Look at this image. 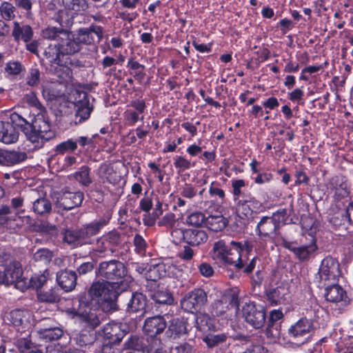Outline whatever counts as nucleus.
<instances>
[{
	"label": "nucleus",
	"mask_w": 353,
	"mask_h": 353,
	"mask_svg": "<svg viewBox=\"0 0 353 353\" xmlns=\"http://www.w3.org/2000/svg\"><path fill=\"white\" fill-rule=\"evenodd\" d=\"M248 251L245 244L232 241L230 246L225 245L223 240H219L213 244L210 255L212 259L217 263L225 265H232L236 270L244 268L243 272L249 274L256 265V258L248 261Z\"/></svg>",
	"instance_id": "nucleus-1"
},
{
	"label": "nucleus",
	"mask_w": 353,
	"mask_h": 353,
	"mask_svg": "<svg viewBox=\"0 0 353 353\" xmlns=\"http://www.w3.org/2000/svg\"><path fill=\"white\" fill-rule=\"evenodd\" d=\"M10 119L12 122L21 128L27 140L32 143L36 149L42 148L46 141L52 139L55 135L49 119L44 112L37 113L31 123L15 112L11 114Z\"/></svg>",
	"instance_id": "nucleus-2"
},
{
	"label": "nucleus",
	"mask_w": 353,
	"mask_h": 353,
	"mask_svg": "<svg viewBox=\"0 0 353 353\" xmlns=\"http://www.w3.org/2000/svg\"><path fill=\"white\" fill-rule=\"evenodd\" d=\"M98 276L107 279L110 282H119L121 291L125 290L132 279L126 275V269L123 263L117 261H104L100 263Z\"/></svg>",
	"instance_id": "nucleus-3"
},
{
	"label": "nucleus",
	"mask_w": 353,
	"mask_h": 353,
	"mask_svg": "<svg viewBox=\"0 0 353 353\" xmlns=\"http://www.w3.org/2000/svg\"><path fill=\"white\" fill-rule=\"evenodd\" d=\"M119 282L98 281L94 283L88 292L92 299H96L98 303H108L110 305L116 301L121 290Z\"/></svg>",
	"instance_id": "nucleus-4"
},
{
	"label": "nucleus",
	"mask_w": 353,
	"mask_h": 353,
	"mask_svg": "<svg viewBox=\"0 0 353 353\" xmlns=\"http://www.w3.org/2000/svg\"><path fill=\"white\" fill-rule=\"evenodd\" d=\"M341 271L338 261L330 256L325 257L315 274L314 281L319 288L336 282Z\"/></svg>",
	"instance_id": "nucleus-5"
},
{
	"label": "nucleus",
	"mask_w": 353,
	"mask_h": 353,
	"mask_svg": "<svg viewBox=\"0 0 353 353\" xmlns=\"http://www.w3.org/2000/svg\"><path fill=\"white\" fill-rule=\"evenodd\" d=\"M281 213L274 214L272 216H263L258 223L256 232L262 239L274 240L279 234Z\"/></svg>",
	"instance_id": "nucleus-6"
},
{
	"label": "nucleus",
	"mask_w": 353,
	"mask_h": 353,
	"mask_svg": "<svg viewBox=\"0 0 353 353\" xmlns=\"http://www.w3.org/2000/svg\"><path fill=\"white\" fill-rule=\"evenodd\" d=\"M207 302L205 292L200 288L194 289L187 293L181 301L183 310L193 313L199 310Z\"/></svg>",
	"instance_id": "nucleus-7"
},
{
	"label": "nucleus",
	"mask_w": 353,
	"mask_h": 353,
	"mask_svg": "<svg viewBox=\"0 0 353 353\" xmlns=\"http://www.w3.org/2000/svg\"><path fill=\"white\" fill-rule=\"evenodd\" d=\"M242 314L245 321L255 329L262 327L265 322V312L263 308L252 303L243 305Z\"/></svg>",
	"instance_id": "nucleus-8"
},
{
	"label": "nucleus",
	"mask_w": 353,
	"mask_h": 353,
	"mask_svg": "<svg viewBox=\"0 0 353 353\" xmlns=\"http://www.w3.org/2000/svg\"><path fill=\"white\" fill-rule=\"evenodd\" d=\"M264 209L263 203L250 194L239 199L236 204V211L241 218H250L254 213H259Z\"/></svg>",
	"instance_id": "nucleus-9"
},
{
	"label": "nucleus",
	"mask_w": 353,
	"mask_h": 353,
	"mask_svg": "<svg viewBox=\"0 0 353 353\" xmlns=\"http://www.w3.org/2000/svg\"><path fill=\"white\" fill-rule=\"evenodd\" d=\"M312 331V322L306 318H302L289 328L288 332L290 336L304 343Z\"/></svg>",
	"instance_id": "nucleus-10"
},
{
	"label": "nucleus",
	"mask_w": 353,
	"mask_h": 353,
	"mask_svg": "<svg viewBox=\"0 0 353 353\" xmlns=\"http://www.w3.org/2000/svg\"><path fill=\"white\" fill-rule=\"evenodd\" d=\"M83 198V193L80 191L76 192H64L57 199L56 206L59 209L70 210L79 206Z\"/></svg>",
	"instance_id": "nucleus-11"
},
{
	"label": "nucleus",
	"mask_w": 353,
	"mask_h": 353,
	"mask_svg": "<svg viewBox=\"0 0 353 353\" xmlns=\"http://www.w3.org/2000/svg\"><path fill=\"white\" fill-rule=\"evenodd\" d=\"M167 326L163 316L157 315L147 318L144 321L143 332L149 336L154 337L161 334Z\"/></svg>",
	"instance_id": "nucleus-12"
},
{
	"label": "nucleus",
	"mask_w": 353,
	"mask_h": 353,
	"mask_svg": "<svg viewBox=\"0 0 353 353\" xmlns=\"http://www.w3.org/2000/svg\"><path fill=\"white\" fill-rule=\"evenodd\" d=\"M267 297L272 305L285 304L290 300V294L287 284L281 285L270 289L267 292Z\"/></svg>",
	"instance_id": "nucleus-13"
},
{
	"label": "nucleus",
	"mask_w": 353,
	"mask_h": 353,
	"mask_svg": "<svg viewBox=\"0 0 353 353\" xmlns=\"http://www.w3.org/2000/svg\"><path fill=\"white\" fill-rule=\"evenodd\" d=\"M8 319L14 326L22 329L29 328L33 323L32 315L30 312L23 310H15L10 312Z\"/></svg>",
	"instance_id": "nucleus-14"
},
{
	"label": "nucleus",
	"mask_w": 353,
	"mask_h": 353,
	"mask_svg": "<svg viewBox=\"0 0 353 353\" xmlns=\"http://www.w3.org/2000/svg\"><path fill=\"white\" fill-rule=\"evenodd\" d=\"M99 334L113 343H119L125 335V331L122 328L121 324L111 323L105 325L99 331Z\"/></svg>",
	"instance_id": "nucleus-15"
},
{
	"label": "nucleus",
	"mask_w": 353,
	"mask_h": 353,
	"mask_svg": "<svg viewBox=\"0 0 353 353\" xmlns=\"http://www.w3.org/2000/svg\"><path fill=\"white\" fill-rule=\"evenodd\" d=\"M4 281L5 285H10L12 283L19 284L22 281L23 270L21 263L16 261L10 263L8 266L5 268Z\"/></svg>",
	"instance_id": "nucleus-16"
},
{
	"label": "nucleus",
	"mask_w": 353,
	"mask_h": 353,
	"mask_svg": "<svg viewBox=\"0 0 353 353\" xmlns=\"http://www.w3.org/2000/svg\"><path fill=\"white\" fill-rule=\"evenodd\" d=\"M19 133L10 122L0 121V142L12 144L19 139Z\"/></svg>",
	"instance_id": "nucleus-17"
},
{
	"label": "nucleus",
	"mask_w": 353,
	"mask_h": 353,
	"mask_svg": "<svg viewBox=\"0 0 353 353\" xmlns=\"http://www.w3.org/2000/svg\"><path fill=\"white\" fill-rule=\"evenodd\" d=\"M325 297L327 301L342 303L347 305L350 303L346 292L339 285H332L325 288Z\"/></svg>",
	"instance_id": "nucleus-18"
},
{
	"label": "nucleus",
	"mask_w": 353,
	"mask_h": 353,
	"mask_svg": "<svg viewBox=\"0 0 353 353\" xmlns=\"http://www.w3.org/2000/svg\"><path fill=\"white\" fill-rule=\"evenodd\" d=\"M12 36L17 42L21 40L25 43H28L33 37V31L29 25L14 21Z\"/></svg>",
	"instance_id": "nucleus-19"
},
{
	"label": "nucleus",
	"mask_w": 353,
	"mask_h": 353,
	"mask_svg": "<svg viewBox=\"0 0 353 353\" xmlns=\"http://www.w3.org/2000/svg\"><path fill=\"white\" fill-rule=\"evenodd\" d=\"M67 313L70 314L73 318L77 317L79 319V321L82 323H84L85 324V326H87L90 329H94L96 327H97L100 321L97 316V315L92 312L90 311L87 312H81L75 311L74 310H68Z\"/></svg>",
	"instance_id": "nucleus-20"
},
{
	"label": "nucleus",
	"mask_w": 353,
	"mask_h": 353,
	"mask_svg": "<svg viewBox=\"0 0 353 353\" xmlns=\"http://www.w3.org/2000/svg\"><path fill=\"white\" fill-rule=\"evenodd\" d=\"M183 238L189 245L197 246L208 240V235L201 229H187L183 232Z\"/></svg>",
	"instance_id": "nucleus-21"
},
{
	"label": "nucleus",
	"mask_w": 353,
	"mask_h": 353,
	"mask_svg": "<svg viewBox=\"0 0 353 353\" xmlns=\"http://www.w3.org/2000/svg\"><path fill=\"white\" fill-rule=\"evenodd\" d=\"M27 154L23 152L10 151L0 149V164L10 166L25 161Z\"/></svg>",
	"instance_id": "nucleus-22"
},
{
	"label": "nucleus",
	"mask_w": 353,
	"mask_h": 353,
	"mask_svg": "<svg viewBox=\"0 0 353 353\" xmlns=\"http://www.w3.org/2000/svg\"><path fill=\"white\" fill-rule=\"evenodd\" d=\"M61 54H72L80 50L81 46L74 35L67 31V37L58 42Z\"/></svg>",
	"instance_id": "nucleus-23"
},
{
	"label": "nucleus",
	"mask_w": 353,
	"mask_h": 353,
	"mask_svg": "<svg viewBox=\"0 0 353 353\" xmlns=\"http://www.w3.org/2000/svg\"><path fill=\"white\" fill-rule=\"evenodd\" d=\"M59 286L65 291L70 292L76 285L77 276L74 272L61 271L57 274Z\"/></svg>",
	"instance_id": "nucleus-24"
},
{
	"label": "nucleus",
	"mask_w": 353,
	"mask_h": 353,
	"mask_svg": "<svg viewBox=\"0 0 353 353\" xmlns=\"http://www.w3.org/2000/svg\"><path fill=\"white\" fill-rule=\"evenodd\" d=\"M186 331L185 321L179 317H176L170 321L166 334L170 338L176 339L185 334Z\"/></svg>",
	"instance_id": "nucleus-25"
},
{
	"label": "nucleus",
	"mask_w": 353,
	"mask_h": 353,
	"mask_svg": "<svg viewBox=\"0 0 353 353\" xmlns=\"http://www.w3.org/2000/svg\"><path fill=\"white\" fill-rule=\"evenodd\" d=\"M330 185L334 195L339 199L345 198L349 195V185L344 177L339 176L333 177Z\"/></svg>",
	"instance_id": "nucleus-26"
},
{
	"label": "nucleus",
	"mask_w": 353,
	"mask_h": 353,
	"mask_svg": "<svg viewBox=\"0 0 353 353\" xmlns=\"http://www.w3.org/2000/svg\"><path fill=\"white\" fill-rule=\"evenodd\" d=\"M146 305V298L141 293H133L129 302L128 303V310L132 312L141 311Z\"/></svg>",
	"instance_id": "nucleus-27"
},
{
	"label": "nucleus",
	"mask_w": 353,
	"mask_h": 353,
	"mask_svg": "<svg viewBox=\"0 0 353 353\" xmlns=\"http://www.w3.org/2000/svg\"><path fill=\"white\" fill-rule=\"evenodd\" d=\"M42 37L57 43L60 42L62 38L67 37V31L60 28L48 27L42 31Z\"/></svg>",
	"instance_id": "nucleus-28"
},
{
	"label": "nucleus",
	"mask_w": 353,
	"mask_h": 353,
	"mask_svg": "<svg viewBox=\"0 0 353 353\" xmlns=\"http://www.w3.org/2000/svg\"><path fill=\"white\" fill-rule=\"evenodd\" d=\"M196 325L199 330L203 332L213 330L216 327L214 319L205 313H200L196 315Z\"/></svg>",
	"instance_id": "nucleus-29"
},
{
	"label": "nucleus",
	"mask_w": 353,
	"mask_h": 353,
	"mask_svg": "<svg viewBox=\"0 0 353 353\" xmlns=\"http://www.w3.org/2000/svg\"><path fill=\"white\" fill-rule=\"evenodd\" d=\"M90 171V169L88 166H82L78 171L70 175V178L74 179L83 186H88L92 182Z\"/></svg>",
	"instance_id": "nucleus-30"
},
{
	"label": "nucleus",
	"mask_w": 353,
	"mask_h": 353,
	"mask_svg": "<svg viewBox=\"0 0 353 353\" xmlns=\"http://www.w3.org/2000/svg\"><path fill=\"white\" fill-rule=\"evenodd\" d=\"M317 247L315 241L312 237L310 244L298 247L295 251V255L301 261L308 259L310 256L316 251Z\"/></svg>",
	"instance_id": "nucleus-31"
},
{
	"label": "nucleus",
	"mask_w": 353,
	"mask_h": 353,
	"mask_svg": "<svg viewBox=\"0 0 353 353\" xmlns=\"http://www.w3.org/2000/svg\"><path fill=\"white\" fill-rule=\"evenodd\" d=\"M62 1L67 9L77 14L85 12L88 8L86 0H62Z\"/></svg>",
	"instance_id": "nucleus-32"
},
{
	"label": "nucleus",
	"mask_w": 353,
	"mask_h": 353,
	"mask_svg": "<svg viewBox=\"0 0 353 353\" xmlns=\"http://www.w3.org/2000/svg\"><path fill=\"white\" fill-rule=\"evenodd\" d=\"M32 209L36 214L44 215L50 212L52 210V205L48 199L41 197L37 199L33 202Z\"/></svg>",
	"instance_id": "nucleus-33"
},
{
	"label": "nucleus",
	"mask_w": 353,
	"mask_h": 353,
	"mask_svg": "<svg viewBox=\"0 0 353 353\" xmlns=\"http://www.w3.org/2000/svg\"><path fill=\"white\" fill-rule=\"evenodd\" d=\"M39 338L46 341L59 339L63 334V330L59 327H48L38 331Z\"/></svg>",
	"instance_id": "nucleus-34"
},
{
	"label": "nucleus",
	"mask_w": 353,
	"mask_h": 353,
	"mask_svg": "<svg viewBox=\"0 0 353 353\" xmlns=\"http://www.w3.org/2000/svg\"><path fill=\"white\" fill-rule=\"evenodd\" d=\"M107 221L105 220H101L94 223H92L85 228H81V235H83V239L85 240L87 238L92 236L93 235L97 234L100 229L105 225Z\"/></svg>",
	"instance_id": "nucleus-35"
},
{
	"label": "nucleus",
	"mask_w": 353,
	"mask_h": 353,
	"mask_svg": "<svg viewBox=\"0 0 353 353\" xmlns=\"http://www.w3.org/2000/svg\"><path fill=\"white\" fill-rule=\"evenodd\" d=\"M92 110V108L87 103L77 105L75 113V123H81L87 120L90 117Z\"/></svg>",
	"instance_id": "nucleus-36"
},
{
	"label": "nucleus",
	"mask_w": 353,
	"mask_h": 353,
	"mask_svg": "<svg viewBox=\"0 0 353 353\" xmlns=\"http://www.w3.org/2000/svg\"><path fill=\"white\" fill-rule=\"evenodd\" d=\"M63 240L70 245H77L81 244L84 239L81 235V230H66L64 234Z\"/></svg>",
	"instance_id": "nucleus-37"
},
{
	"label": "nucleus",
	"mask_w": 353,
	"mask_h": 353,
	"mask_svg": "<svg viewBox=\"0 0 353 353\" xmlns=\"http://www.w3.org/2000/svg\"><path fill=\"white\" fill-rule=\"evenodd\" d=\"M152 299L159 304L170 305L173 303V298L167 290H158L152 295Z\"/></svg>",
	"instance_id": "nucleus-38"
},
{
	"label": "nucleus",
	"mask_w": 353,
	"mask_h": 353,
	"mask_svg": "<svg viewBox=\"0 0 353 353\" xmlns=\"http://www.w3.org/2000/svg\"><path fill=\"white\" fill-rule=\"evenodd\" d=\"M15 7L8 1H4L0 6V13L5 20H12L15 17Z\"/></svg>",
	"instance_id": "nucleus-39"
},
{
	"label": "nucleus",
	"mask_w": 353,
	"mask_h": 353,
	"mask_svg": "<svg viewBox=\"0 0 353 353\" xmlns=\"http://www.w3.org/2000/svg\"><path fill=\"white\" fill-rule=\"evenodd\" d=\"M77 148V142L72 139H68L58 144L55 148V152L57 154H63L68 152H72Z\"/></svg>",
	"instance_id": "nucleus-40"
},
{
	"label": "nucleus",
	"mask_w": 353,
	"mask_h": 353,
	"mask_svg": "<svg viewBox=\"0 0 353 353\" xmlns=\"http://www.w3.org/2000/svg\"><path fill=\"white\" fill-rule=\"evenodd\" d=\"M75 343L81 347L91 345L94 342V336L88 332H81L74 338Z\"/></svg>",
	"instance_id": "nucleus-41"
},
{
	"label": "nucleus",
	"mask_w": 353,
	"mask_h": 353,
	"mask_svg": "<svg viewBox=\"0 0 353 353\" xmlns=\"http://www.w3.org/2000/svg\"><path fill=\"white\" fill-rule=\"evenodd\" d=\"M61 48L59 47L58 42L50 44L45 50L46 56L50 59L51 62L58 63L60 54H61Z\"/></svg>",
	"instance_id": "nucleus-42"
},
{
	"label": "nucleus",
	"mask_w": 353,
	"mask_h": 353,
	"mask_svg": "<svg viewBox=\"0 0 353 353\" xmlns=\"http://www.w3.org/2000/svg\"><path fill=\"white\" fill-rule=\"evenodd\" d=\"M124 118L129 125H134L139 121H143L144 115L141 114L132 109H127L124 112Z\"/></svg>",
	"instance_id": "nucleus-43"
},
{
	"label": "nucleus",
	"mask_w": 353,
	"mask_h": 353,
	"mask_svg": "<svg viewBox=\"0 0 353 353\" xmlns=\"http://www.w3.org/2000/svg\"><path fill=\"white\" fill-rule=\"evenodd\" d=\"M266 336L272 343H276L281 338L280 326L278 324L270 323L266 329Z\"/></svg>",
	"instance_id": "nucleus-44"
},
{
	"label": "nucleus",
	"mask_w": 353,
	"mask_h": 353,
	"mask_svg": "<svg viewBox=\"0 0 353 353\" xmlns=\"http://www.w3.org/2000/svg\"><path fill=\"white\" fill-rule=\"evenodd\" d=\"M228 339L225 334H210L207 336L204 341L209 347H214L225 343Z\"/></svg>",
	"instance_id": "nucleus-45"
},
{
	"label": "nucleus",
	"mask_w": 353,
	"mask_h": 353,
	"mask_svg": "<svg viewBox=\"0 0 353 353\" xmlns=\"http://www.w3.org/2000/svg\"><path fill=\"white\" fill-rule=\"evenodd\" d=\"M190 160L186 159L182 156H176L174 159V165L179 172H183L194 166Z\"/></svg>",
	"instance_id": "nucleus-46"
},
{
	"label": "nucleus",
	"mask_w": 353,
	"mask_h": 353,
	"mask_svg": "<svg viewBox=\"0 0 353 353\" xmlns=\"http://www.w3.org/2000/svg\"><path fill=\"white\" fill-rule=\"evenodd\" d=\"M205 215L200 212H195L190 214L186 219L188 225L200 227L204 223Z\"/></svg>",
	"instance_id": "nucleus-47"
},
{
	"label": "nucleus",
	"mask_w": 353,
	"mask_h": 353,
	"mask_svg": "<svg viewBox=\"0 0 353 353\" xmlns=\"http://www.w3.org/2000/svg\"><path fill=\"white\" fill-rule=\"evenodd\" d=\"M79 43L91 44L94 41L92 31L90 29H80L77 36Z\"/></svg>",
	"instance_id": "nucleus-48"
},
{
	"label": "nucleus",
	"mask_w": 353,
	"mask_h": 353,
	"mask_svg": "<svg viewBox=\"0 0 353 353\" xmlns=\"http://www.w3.org/2000/svg\"><path fill=\"white\" fill-rule=\"evenodd\" d=\"M41 301L53 303L59 300V294L56 290L51 289L46 292H41L38 294Z\"/></svg>",
	"instance_id": "nucleus-49"
},
{
	"label": "nucleus",
	"mask_w": 353,
	"mask_h": 353,
	"mask_svg": "<svg viewBox=\"0 0 353 353\" xmlns=\"http://www.w3.org/2000/svg\"><path fill=\"white\" fill-rule=\"evenodd\" d=\"M24 69L23 66L19 61H12L6 63V72L11 75H17Z\"/></svg>",
	"instance_id": "nucleus-50"
},
{
	"label": "nucleus",
	"mask_w": 353,
	"mask_h": 353,
	"mask_svg": "<svg viewBox=\"0 0 353 353\" xmlns=\"http://www.w3.org/2000/svg\"><path fill=\"white\" fill-rule=\"evenodd\" d=\"M25 100L27 103L30 105L36 108L39 112H44L46 115V112L41 103L39 101L38 98L35 95L34 93L31 92L28 94L25 97Z\"/></svg>",
	"instance_id": "nucleus-51"
},
{
	"label": "nucleus",
	"mask_w": 353,
	"mask_h": 353,
	"mask_svg": "<svg viewBox=\"0 0 353 353\" xmlns=\"http://www.w3.org/2000/svg\"><path fill=\"white\" fill-rule=\"evenodd\" d=\"M33 256L35 261L48 263L52 259V252L48 249H39Z\"/></svg>",
	"instance_id": "nucleus-52"
},
{
	"label": "nucleus",
	"mask_w": 353,
	"mask_h": 353,
	"mask_svg": "<svg viewBox=\"0 0 353 353\" xmlns=\"http://www.w3.org/2000/svg\"><path fill=\"white\" fill-rule=\"evenodd\" d=\"M228 308V302L225 299H223L214 302L212 312L217 316H221L225 314Z\"/></svg>",
	"instance_id": "nucleus-53"
},
{
	"label": "nucleus",
	"mask_w": 353,
	"mask_h": 353,
	"mask_svg": "<svg viewBox=\"0 0 353 353\" xmlns=\"http://www.w3.org/2000/svg\"><path fill=\"white\" fill-rule=\"evenodd\" d=\"M40 81V72L37 68H32L26 78L27 84L30 86H36Z\"/></svg>",
	"instance_id": "nucleus-54"
},
{
	"label": "nucleus",
	"mask_w": 353,
	"mask_h": 353,
	"mask_svg": "<svg viewBox=\"0 0 353 353\" xmlns=\"http://www.w3.org/2000/svg\"><path fill=\"white\" fill-rule=\"evenodd\" d=\"M125 346L128 349L140 350L142 348V341L139 336H132L125 342Z\"/></svg>",
	"instance_id": "nucleus-55"
},
{
	"label": "nucleus",
	"mask_w": 353,
	"mask_h": 353,
	"mask_svg": "<svg viewBox=\"0 0 353 353\" xmlns=\"http://www.w3.org/2000/svg\"><path fill=\"white\" fill-rule=\"evenodd\" d=\"M48 272H45L43 274L34 275L30 279L31 285L36 288H41L47 281Z\"/></svg>",
	"instance_id": "nucleus-56"
},
{
	"label": "nucleus",
	"mask_w": 353,
	"mask_h": 353,
	"mask_svg": "<svg viewBox=\"0 0 353 353\" xmlns=\"http://www.w3.org/2000/svg\"><path fill=\"white\" fill-rule=\"evenodd\" d=\"M194 255V251L190 247L185 245L178 253V256L183 261H190Z\"/></svg>",
	"instance_id": "nucleus-57"
},
{
	"label": "nucleus",
	"mask_w": 353,
	"mask_h": 353,
	"mask_svg": "<svg viewBox=\"0 0 353 353\" xmlns=\"http://www.w3.org/2000/svg\"><path fill=\"white\" fill-rule=\"evenodd\" d=\"M245 181L242 179L233 181L232 183V192L234 194V199L239 201V197L241 194V189L245 186Z\"/></svg>",
	"instance_id": "nucleus-58"
},
{
	"label": "nucleus",
	"mask_w": 353,
	"mask_h": 353,
	"mask_svg": "<svg viewBox=\"0 0 353 353\" xmlns=\"http://www.w3.org/2000/svg\"><path fill=\"white\" fill-rule=\"evenodd\" d=\"M175 223V215L173 213H168L165 214L159 221V226L172 227Z\"/></svg>",
	"instance_id": "nucleus-59"
},
{
	"label": "nucleus",
	"mask_w": 353,
	"mask_h": 353,
	"mask_svg": "<svg viewBox=\"0 0 353 353\" xmlns=\"http://www.w3.org/2000/svg\"><path fill=\"white\" fill-rule=\"evenodd\" d=\"M134 245L137 252L143 254L145 251L146 243L143 238L139 235L136 234L134 238Z\"/></svg>",
	"instance_id": "nucleus-60"
},
{
	"label": "nucleus",
	"mask_w": 353,
	"mask_h": 353,
	"mask_svg": "<svg viewBox=\"0 0 353 353\" xmlns=\"http://www.w3.org/2000/svg\"><path fill=\"white\" fill-rule=\"evenodd\" d=\"M208 223L211 224V229L212 230H221L225 226V223L221 217H212L208 220Z\"/></svg>",
	"instance_id": "nucleus-61"
},
{
	"label": "nucleus",
	"mask_w": 353,
	"mask_h": 353,
	"mask_svg": "<svg viewBox=\"0 0 353 353\" xmlns=\"http://www.w3.org/2000/svg\"><path fill=\"white\" fill-rule=\"evenodd\" d=\"M129 106L132 108V110H135L136 112H137L141 114H143V112L146 108L145 101L143 100H141V99H136V100L132 101L130 102Z\"/></svg>",
	"instance_id": "nucleus-62"
},
{
	"label": "nucleus",
	"mask_w": 353,
	"mask_h": 353,
	"mask_svg": "<svg viewBox=\"0 0 353 353\" xmlns=\"http://www.w3.org/2000/svg\"><path fill=\"white\" fill-rule=\"evenodd\" d=\"M201 274L205 277H210L213 275L214 270L212 266L207 263H202L199 267Z\"/></svg>",
	"instance_id": "nucleus-63"
},
{
	"label": "nucleus",
	"mask_w": 353,
	"mask_h": 353,
	"mask_svg": "<svg viewBox=\"0 0 353 353\" xmlns=\"http://www.w3.org/2000/svg\"><path fill=\"white\" fill-rule=\"evenodd\" d=\"M18 347L23 353H27L28 351H30L34 346L32 345L29 340L21 339L18 341Z\"/></svg>",
	"instance_id": "nucleus-64"
}]
</instances>
